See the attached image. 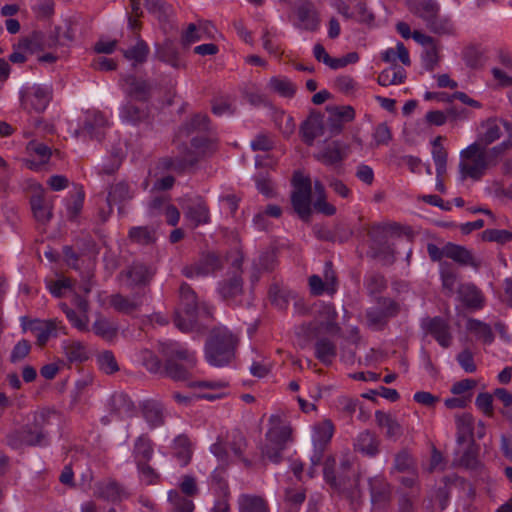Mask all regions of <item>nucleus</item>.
<instances>
[{
    "mask_svg": "<svg viewBox=\"0 0 512 512\" xmlns=\"http://www.w3.org/2000/svg\"><path fill=\"white\" fill-rule=\"evenodd\" d=\"M128 238L139 245H150L156 241V232L153 227L136 226L129 230Z\"/></svg>",
    "mask_w": 512,
    "mask_h": 512,
    "instance_id": "nucleus-42",
    "label": "nucleus"
},
{
    "mask_svg": "<svg viewBox=\"0 0 512 512\" xmlns=\"http://www.w3.org/2000/svg\"><path fill=\"white\" fill-rule=\"evenodd\" d=\"M421 326L426 332L431 334L442 347L448 348L451 345L452 335L450 325L444 318L440 316L424 318Z\"/></svg>",
    "mask_w": 512,
    "mask_h": 512,
    "instance_id": "nucleus-14",
    "label": "nucleus"
},
{
    "mask_svg": "<svg viewBox=\"0 0 512 512\" xmlns=\"http://www.w3.org/2000/svg\"><path fill=\"white\" fill-rule=\"evenodd\" d=\"M148 54L149 46L142 39H139L134 46L123 51L124 57L127 60L132 61L134 66L144 63L148 57Z\"/></svg>",
    "mask_w": 512,
    "mask_h": 512,
    "instance_id": "nucleus-44",
    "label": "nucleus"
},
{
    "mask_svg": "<svg viewBox=\"0 0 512 512\" xmlns=\"http://www.w3.org/2000/svg\"><path fill=\"white\" fill-rule=\"evenodd\" d=\"M349 147L341 141H332L324 149L325 160H343L348 156Z\"/></svg>",
    "mask_w": 512,
    "mask_h": 512,
    "instance_id": "nucleus-54",
    "label": "nucleus"
},
{
    "mask_svg": "<svg viewBox=\"0 0 512 512\" xmlns=\"http://www.w3.org/2000/svg\"><path fill=\"white\" fill-rule=\"evenodd\" d=\"M110 127L109 120L106 116L99 112L89 113L86 116L83 127L80 129L79 134L90 138H95L101 141L104 137L105 130Z\"/></svg>",
    "mask_w": 512,
    "mask_h": 512,
    "instance_id": "nucleus-16",
    "label": "nucleus"
},
{
    "mask_svg": "<svg viewBox=\"0 0 512 512\" xmlns=\"http://www.w3.org/2000/svg\"><path fill=\"white\" fill-rule=\"evenodd\" d=\"M196 265L197 273L201 276H207L221 268V261L216 254L208 253L202 255Z\"/></svg>",
    "mask_w": 512,
    "mask_h": 512,
    "instance_id": "nucleus-46",
    "label": "nucleus"
},
{
    "mask_svg": "<svg viewBox=\"0 0 512 512\" xmlns=\"http://www.w3.org/2000/svg\"><path fill=\"white\" fill-rule=\"evenodd\" d=\"M467 328L482 337L486 343H491L494 339V334L490 326L479 320L470 319L468 321Z\"/></svg>",
    "mask_w": 512,
    "mask_h": 512,
    "instance_id": "nucleus-64",
    "label": "nucleus"
},
{
    "mask_svg": "<svg viewBox=\"0 0 512 512\" xmlns=\"http://www.w3.org/2000/svg\"><path fill=\"white\" fill-rule=\"evenodd\" d=\"M364 285L369 295H375L386 289L387 281L382 274L373 272L366 276Z\"/></svg>",
    "mask_w": 512,
    "mask_h": 512,
    "instance_id": "nucleus-58",
    "label": "nucleus"
},
{
    "mask_svg": "<svg viewBox=\"0 0 512 512\" xmlns=\"http://www.w3.org/2000/svg\"><path fill=\"white\" fill-rule=\"evenodd\" d=\"M371 502L376 508H383L390 501V485L382 476L369 479Z\"/></svg>",
    "mask_w": 512,
    "mask_h": 512,
    "instance_id": "nucleus-20",
    "label": "nucleus"
},
{
    "mask_svg": "<svg viewBox=\"0 0 512 512\" xmlns=\"http://www.w3.org/2000/svg\"><path fill=\"white\" fill-rule=\"evenodd\" d=\"M109 303L116 311L130 315L139 309L141 306V299L139 296L128 298L117 293L110 296Z\"/></svg>",
    "mask_w": 512,
    "mask_h": 512,
    "instance_id": "nucleus-33",
    "label": "nucleus"
},
{
    "mask_svg": "<svg viewBox=\"0 0 512 512\" xmlns=\"http://www.w3.org/2000/svg\"><path fill=\"white\" fill-rule=\"evenodd\" d=\"M26 150L29 155L37 156L43 160H49L51 157H61L60 152L57 149L53 151L48 145L37 140L30 141L26 146Z\"/></svg>",
    "mask_w": 512,
    "mask_h": 512,
    "instance_id": "nucleus-48",
    "label": "nucleus"
},
{
    "mask_svg": "<svg viewBox=\"0 0 512 512\" xmlns=\"http://www.w3.org/2000/svg\"><path fill=\"white\" fill-rule=\"evenodd\" d=\"M214 30V26L208 21H199L198 24L190 23L182 33V44L191 45L200 40L212 38Z\"/></svg>",
    "mask_w": 512,
    "mask_h": 512,
    "instance_id": "nucleus-18",
    "label": "nucleus"
},
{
    "mask_svg": "<svg viewBox=\"0 0 512 512\" xmlns=\"http://www.w3.org/2000/svg\"><path fill=\"white\" fill-rule=\"evenodd\" d=\"M157 57L160 61L169 64L174 68H180L182 66L179 52L171 44H165L157 50Z\"/></svg>",
    "mask_w": 512,
    "mask_h": 512,
    "instance_id": "nucleus-52",
    "label": "nucleus"
},
{
    "mask_svg": "<svg viewBox=\"0 0 512 512\" xmlns=\"http://www.w3.org/2000/svg\"><path fill=\"white\" fill-rule=\"evenodd\" d=\"M212 128L209 117L206 114H195L189 120L184 122L178 131V138L188 137L194 132H209Z\"/></svg>",
    "mask_w": 512,
    "mask_h": 512,
    "instance_id": "nucleus-24",
    "label": "nucleus"
},
{
    "mask_svg": "<svg viewBox=\"0 0 512 512\" xmlns=\"http://www.w3.org/2000/svg\"><path fill=\"white\" fill-rule=\"evenodd\" d=\"M158 351L164 359L163 375L173 381H186L191 376V369L196 365L193 352L177 342H159Z\"/></svg>",
    "mask_w": 512,
    "mask_h": 512,
    "instance_id": "nucleus-1",
    "label": "nucleus"
},
{
    "mask_svg": "<svg viewBox=\"0 0 512 512\" xmlns=\"http://www.w3.org/2000/svg\"><path fill=\"white\" fill-rule=\"evenodd\" d=\"M294 12L296 15L294 27L312 32L319 29L320 18L311 0H295Z\"/></svg>",
    "mask_w": 512,
    "mask_h": 512,
    "instance_id": "nucleus-9",
    "label": "nucleus"
},
{
    "mask_svg": "<svg viewBox=\"0 0 512 512\" xmlns=\"http://www.w3.org/2000/svg\"><path fill=\"white\" fill-rule=\"evenodd\" d=\"M510 124L499 118H489L481 123L477 139L488 148L494 141L498 140L502 134L503 129L508 131Z\"/></svg>",
    "mask_w": 512,
    "mask_h": 512,
    "instance_id": "nucleus-15",
    "label": "nucleus"
},
{
    "mask_svg": "<svg viewBox=\"0 0 512 512\" xmlns=\"http://www.w3.org/2000/svg\"><path fill=\"white\" fill-rule=\"evenodd\" d=\"M337 355L334 342L328 338H320L315 343V356L324 365H330Z\"/></svg>",
    "mask_w": 512,
    "mask_h": 512,
    "instance_id": "nucleus-38",
    "label": "nucleus"
},
{
    "mask_svg": "<svg viewBox=\"0 0 512 512\" xmlns=\"http://www.w3.org/2000/svg\"><path fill=\"white\" fill-rule=\"evenodd\" d=\"M465 448L458 446L454 454L453 465L461 466L467 470L480 471L483 467L482 463L478 458L479 446L474 440L466 442Z\"/></svg>",
    "mask_w": 512,
    "mask_h": 512,
    "instance_id": "nucleus-13",
    "label": "nucleus"
},
{
    "mask_svg": "<svg viewBox=\"0 0 512 512\" xmlns=\"http://www.w3.org/2000/svg\"><path fill=\"white\" fill-rule=\"evenodd\" d=\"M20 99L25 109L43 112L52 99V88L47 84L25 86L20 91Z\"/></svg>",
    "mask_w": 512,
    "mask_h": 512,
    "instance_id": "nucleus-8",
    "label": "nucleus"
},
{
    "mask_svg": "<svg viewBox=\"0 0 512 512\" xmlns=\"http://www.w3.org/2000/svg\"><path fill=\"white\" fill-rule=\"evenodd\" d=\"M32 52L33 41L29 38H22L17 44L13 45V52L10 54L9 60L15 64H22Z\"/></svg>",
    "mask_w": 512,
    "mask_h": 512,
    "instance_id": "nucleus-45",
    "label": "nucleus"
},
{
    "mask_svg": "<svg viewBox=\"0 0 512 512\" xmlns=\"http://www.w3.org/2000/svg\"><path fill=\"white\" fill-rule=\"evenodd\" d=\"M512 148V135L502 141L500 144L491 148V154H488L487 147L478 139L460 152L461 160H486L487 157H500L506 151Z\"/></svg>",
    "mask_w": 512,
    "mask_h": 512,
    "instance_id": "nucleus-10",
    "label": "nucleus"
},
{
    "mask_svg": "<svg viewBox=\"0 0 512 512\" xmlns=\"http://www.w3.org/2000/svg\"><path fill=\"white\" fill-rule=\"evenodd\" d=\"M306 496L302 489H287L285 491V501L288 506V512H298L299 506L304 502Z\"/></svg>",
    "mask_w": 512,
    "mask_h": 512,
    "instance_id": "nucleus-63",
    "label": "nucleus"
},
{
    "mask_svg": "<svg viewBox=\"0 0 512 512\" xmlns=\"http://www.w3.org/2000/svg\"><path fill=\"white\" fill-rule=\"evenodd\" d=\"M33 216L37 222L45 225L52 218V204L42 194H35L30 199Z\"/></svg>",
    "mask_w": 512,
    "mask_h": 512,
    "instance_id": "nucleus-28",
    "label": "nucleus"
},
{
    "mask_svg": "<svg viewBox=\"0 0 512 512\" xmlns=\"http://www.w3.org/2000/svg\"><path fill=\"white\" fill-rule=\"evenodd\" d=\"M119 85L125 95L130 99L146 102L151 97V84L147 80L138 78L135 75L121 76Z\"/></svg>",
    "mask_w": 512,
    "mask_h": 512,
    "instance_id": "nucleus-11",
    "label": "nucleus"
},
{
    "mask_svg": "<svg viewBox=\"0 0 512 512\" xmlns=\"http://www.w3.org/2000/svg\"><path fill=\"white\" fill-rule=\"evenodd\" d=\"M94 494L96 497L110 502L121 501L123 498L127 497V492L124 487L111 479L96 483Z\"/></svg>",
    "mask_w": 512,
    "mask_h": 512,
    "instance_id": "nucleus-21",
    "label": "nucleus"
},
{
    "mask_svg": "<svg viewBox=\"0 0 512 512\" xmlns=\"http://www.w3.org/2000/svg\"><path fill=\"white\" fill-rule=\"evenodd\" d=\"M463 58H464L466 65L473 69H478V68L483 67L487 60V58L484 54V51L481 48L476 47V46L468 47L464 51Z\"/></svg>",
    "mask_w": 512,
    "mask_h": 512,
    "instance_id": "nucleus-50",
    "label": "nucleus"
},
{
    "mask_svg": "<svg viewBox=\"0 0 512 512\" xmlns=\"http://www.w3.org/2000/svg\"><path fill=\"white\" fill-rule=\"evenodd\" d=\"M133 454L136 464L139 461L148 462L152 458L153 444L147 435H141L136 439Z\"/></svg>",
    "mask_w": 512,
    "mask_h": 512,
    "instance_id": "nucleus-43",
    "label": "nucleus"
},
{
    "mask_svg": "<svg viewBox=\"0 0 512 512\" xmlns=\"http://www.w3.org/2000/svg\"><path fill=\"white\" fill-rule=\"evenodd\" d=\"M173 456L179 461L181 466H186L192 458V448L190 440L186 435L177 436L172 445Z\"/></svg>",
    "mask_w": 512,
    "mask_h": 512,
    "instance_id": "nucleus-35",
    "label": "nucleus"
},
{
    "mask_svg": "<svg viewBox=\"0 0 512 512\" xmlns=\"http://www.w3.org/2000/svg\"><path fill=\"white\" fill-rule=\"evenodd\" d=\"M142 414L153 428L164 424V407L156 400H146L142 404Z\"/></svg>",
    "mask_w": 512,
    "mask_h": 512,
    "instance_id": "nucleus-29",
    "label": "nucleus"
},
{
    "mask_svg": "<svg viewBox=\"0 0 512 512\" xmlns=\"http://www.w3.org/2000/svg\"><path fill=\"white\" fill-rule=\"evenodd\" d=\"M293 191L291 193V204L295 213L303 221H309L311 210L312 185L308 176L302 172L295 171L292 177Z\"/></svg>",
    "mask_w": 512,
    "mask_h": 512,
    "instance_id": "nucleus-5",
    "label": "nucleus"
},
{
    "mask_svg": "<svg viewBox=\"0 0 512 512\" xmlns=\"http://www.w3.org/2000/svg\"><path fill=\"white\" fill-rule=\"evenodd\" d=\"M243 291V280L240 272L235 270L231 276L219 284V293L225 300L234 299Z\"/></svg>",
    "mask_w": 512,
    "mask_h": 512,
    "instance_id": "nucleus-27",
    "label": "nucleus"
},
{
    "mask_svg": "<svg viewBox=\"0 0 512 512\" xmlns=\"http://www.w3.org/2000/svg\"><path fill=\"white\" fill-rule=\"evenodd\" d=\"M187 219L193 222L194 227L210 223V210L202 197H197L196 201L187 206L185 210Z\"/></svg>",
    "mask_w": 512,
    "mask_h": 512,
    "instance_id": "nucleus-25",
    "label": "nucleus"
},
{
    "mask_svg": "<svg viewBox=\"0 0 512 512\" xmlns=\"http://www.w3.org/2000/svg\"><path fill=\"white\" fill-rule=\"evenodd\" d=\"M218 148L217 138L210 133L209 137L196 136L191 140V149L196 156L209 157Z\"/></svg>",
    "mask_w": 512,
    "mask_h": 512,
    "instance_id": "nucleus-32",
    "label": "nucleus"
},
{
    "mask_svg": "<svg viewBox=\"0 0 512 512\" xmlns=\"http://www.w3.org/2000/svg\"><path fill=\"white\" fill-rule=\"evenodd\" d=\"M370 239L368 255L378 259L383 265H392L395 261L394 248L388 241V232L381 225H374L368 231Z\"/></svg>",
    "mask_w": 512,
    "mask_h": 512,
    "instance_id": "nucleus-6",
    "label": "nucleus"
},
{
    "mask_svg": "<svg viewBox=\"0 0 512 512\" xmlns=\"http://www.w3.org/2000/svg\"><path fill=\"white\" fill-rule=\"evenodd\" d=\"M142 364L152 374L161 373L163 375L162 361L150 350L142 351Z\"/></svg>",
    "mask_w": 512,
    "mask_h": 512,
    "instance_id": "nucleus-62",
    "label": "nucleus"
},
{
    "mask_svg": "<svg viewBox=\"0 0 512 512\" xmlns=\"http://www.w3.org/2000/svg\"><path fill=\"white\" fill-rule=\"evenodd\" d=\"M337 485L332 487L340 492L345 493L352 501H357L361 497L359 490V474L353 472H337Z\"/></svg>",
    "mask_w": 512,
    "mask_h": 512,
    "instance_id": "nucleus-17",
    "label": "nucleus"
},
{
    "mask_svg": "<svg viewBox=\"0 0 512 512\" xmlns=\"http://www.w3.org/2000/svg\"><path fill=\"white\" fill-rule=\"evenodd\" d=\"M334 427L330 420H325L314 426L313 443L315 449L323 451L326 444L331 440Z\"/></svg>",
    "mask_w": 512,
    "mask_h": 512,
    "instance_id": "nucleus-40",
    "label": "nucleus"
},
{
    "mask_svg": "<svg viewBox=\"0 0 512 512\" xmlns=\"http://www.w3.org/2000/svg\"><path fill=\"white\" fill-rule=\"evenodd\" d=\"M481 237L483 241L505 244L512 240V232L505 229H486Z\"/></svg>",
    "mask_w": 512,
    "mask_h": 512,
    "instance_id": "nucleus-60",
    "label": "nucleus"
},
{
    "mask_svg": "<svg viewBox=\"0 0 512 512\" xmlns=\"http://www.w3.org/2000/svg\"><path fill=\"white\" fill-rule=\"evenodd\" d=\"M168 499L172 505V512H193L194 510L193 501L184 497L176 490L169 492Z\"/></svg>",
    "mask_w": 512,
    "mask_h": 512,
    "instance_id": "nucleus-53",
    "label": "nucleus"
},
{
    "mask_svg": "<svg viewBox=\"0 0 512 512\" xmlns=\"http://www.w3.org/2000/svg\"><path fill=\"white\" fill-rule=\"evenodd\" d=\"M444 253L445 257L452 259L462 266H472L476 269L480 266V262L464 246L449 242L444 246Z\"/></svg>",
    "mask_w": 512,
    "mask_h": 512,
    "instance_id": "nucleus-23",
    "label": "nucleus"
},
{
    "mask_svg": "<svg viewBox=\"0 0 512 512\" xmlns=\"http://www.w3.org/2000/svg\"><path fill=\"white\" fill-rule=\"evenodd\" d=\"M375 420L379 427L386 429L387 438L398 439L402 435L400 423L391 414L378 410L375 412Z\"/></svg>",
    "mask_w": 512,
    "mask_h": 512,
    "instance_id": "nucleus-30",
    "label": "nucleus"
},
{
    "mask_svg": "<svg viewBox=\"0 0 512 512\" xmlns=\"http://www.w3.org/2000/svg\"><path fill=\"white\" fill-rule=\"evenodd\" d=\"M64 352L70 363L83 362L88 359L84 345L79 341H72L64 346Z\"/></svg>",
    "mask_w": 512,
    "mask_h": 512,
    "instance_id": "nucleus-51",
    "label": "nucleus"
},
{
    "mask_svg": "<svg viewBox=\"0 0 512 512\" xmlns=\"http://www.w3.org/2000/svg\"><path fill=\"white\" fill-rule=\"evenodd\" d=\"M120 118L123 122L131 125H138L148 118V110L139 108L130 101L122 105L120 108Z\"/></svg>",
    "mask_w": 512,
    "mask_h": 512,
    "instance_id": "nucleus-34",
    "label": "nucleus"
},
{
    "mask_svg": "<svg viewBox=\"0 0 512 512\" xmlns=\"http://www.w3.org/2000/svg\"><path fill=\"white\" fill-rule=\"evenodd\" d=\"M154 273L151 267L139 262L133 263L126 271L122 272L128 279L130 286H145L149 284Z\"/></svg>",
    "mask_w": 512,
    "mask_h": 512,
    "instance_id": "nucleus-22",
    "label": "nucleus"
},
{
    "mask_svg": "<svg viewBox=\"0 0 512 512\" xmlns=\"http://www.w3.org/2000/svg\"><path fill=\"white\" fill-rule=\"evenodd\" d=\"M31 330L36 333L39 346H44L51 337H57L58 331H63L66 334L65 328L56 319L47 321L35 320L32 322Z\"/></svg>",
    "mask_w": 512,
    "mask_h": 512,
    "instance_id": "nucleus-19",
    "label": "nucleus"
},
{
    "mask_svg": "<svg viewBox=\"0 0 512 512\" xmlns=\"http://www.w3.org/2000/svg\"><path fill=\"white\" fill-rule=\"evenodd\" d=\"M407 7L412 14L421 18L432 32H444V25L439 19L440 7L435 0H407Z\"/></svg>",
    "mask_w": 512,
    "mask_h": 512,
    "instance_id": "nucleus-7",
    "label": "nucleus"
},
{
    "mask_svg": "<svg viewBox=\"0 0 512 512\" xmlns=\"http://www.w3.org/2000/svg\"><path fill=\"white\" fill-rule=\"evenodd\" d=\"M323 118L320 115H310L301 125L300 133L303 141L311 145L313 141L323 134Z\"/></svg>",
    "mask_w": 512,
    "mask_h": 512,
    "instance_id": "nucleus-26",
    "label": "nucleus"
},
{
    "mask_svg": "<svg viewBox=\"0 0 512 512\" xmlns=\"http://www.w3.org/2000/svg\"><path fill=\"white\" fill-rule=\"evenodd\" d=\"M308 282L312 295L320 296L324 292L333 295L337 291L338 281L332 262L328 261L325 263L323 278L318 275H312L309 277Z\"/></svg>",
    "mask_w": 512,
    "mask_h": 512,
    "instance_id": "nucleus-12",
    "label": "nucleus"
},
{
    "mask_svg": "<svg viewBox=\"0 0 512 512\" xmlns=\"http://www.w3.org/2000/svg\"><path fill=\"white\" fill-rule=\"evenodd\" d=\"M112 410L119 416H130L135 411V405L128 395L120 393L111 398Z\"/></svg>",
    "mask_w": 512,
    "mask_h": 512,
    "instance_id": "nucleus-47",
    "label": "nucleus"
},
{
    "mask_svg": "<svg viewBox=\"0 0 512 512\" xmlns=\"http://www.w3.org/2000/svg\"><path fill=\"white\" fill-rule=\"evenodd\" d=\"M269 87L282 97H292L296 92L295 85L288 78L272 77Z\"/></svg>",
    "mask_w": 512,
    "mask_h": 512,
    "instance_id": "nucleus-56",
    "label": "nucleus"
},
{
    "mask_svg": "<svg viewBox=\"0 0 512 512\" xmlns=\"http://www.w3.org/2000/svg\"><path fill=\"white\" fill-rule=\"evenodd\" d=\"M238 505L239 512H269L267 501L256 495H241Z\"/></svg>",
    "mask_w": 512,
    "mask_h": 512,
    "instance_id": "nucleus-39",
    "label": "nucleus"
},
{
    "mask_svg": "<svg viewBox=\"0 0 512 512\" xmlns=\"http://www.w3.org/2000/svg\"><path fill=\"white\" fill-rule=\"evenodd\" d=\"M457 445L463 446L466 442L474 440V419L471 414L463 413L456 417Z\"/></svg>",
    "mask_w": 512,
    "mask_h": 512,
    "instance_id": "nucleus-31",
    "label": "nucleus"
},
{
    "mask_svg": "<svg viewBox=\"0 0 512 512\" xmlns=\"http://www.w3.org/2000/svg\"><path fill=\"white\" fill-rule=\"evenodd\" d=\"M132 198L128 184L120 182L114 186H111L108 196L107 204L122 203Z\"/></svg>",
    "mask_w": 512,
    "mask_h": 512,
    "instance_id": "nucleus-55",
    "label": "nucleus"
},
{
    "mask_svg": "<svg viewBox=\"0 0 512 512\" xmlns=\"http://www.w3.org/2000/svg\"><path fill=\"white\" fill-rule=\"evenodd\" d=\"M491 162H460L459 170L462 178L470 177L478 180L489 168Z\"/></svg>",
    "mask_w": 512,
    "mask_h": 512,
    "instance_id": "nucleus-49",
    "label": "nucleus"
},
{
    "mask_svg": "<svg viewBox=\"0 0 512 512\" xmlns=\"http://www.w3.org/2000/svg\"><path fill=\"white\" fill-rule=\"evenodd\" d=\"M406 71L398 65H391L380 72L377 82L381 86L398 85L405 81Z\"/></svg>",
    "mask_w": 512,
    "mask_h": 512,
    "instance_id": "nucleus-37",
    "label": "nucleus"
},
{
    "mask_svg": "<svg viewBox=\"0 0 512 512\" xmlns=\"http://www.w3.org/2000/svg\"><path fill=\"white\" fill-rule=\"evenodd\" d=\"M180 309L175 312L174 323L182 332H189L194 328L198 310V299L194 290L183 282L179 288Z\"/></svg>",
    "mask_w": 512,
    "mask_h": 512,
    "instance_id": "nucleus-4",
    "label": "nucleus"
},
{
    "mask_svg": "<svg viewBox=\"0 0 512 512\" xmlns=\"http://www.w3.org/2000/svg\"><path fill=\"white\" fill-rule=\"evenodd\" d=\"M382 60L391 65H396L397 60H399L404 66L411 65L409 52L402 42H398L395 48H388L383 51Z\"/></svg>",
    "mask_w": 512,
    "mask_h": 512,
    "instance_id": "nucleus-41",
    "label": "nucleus"
},
{
    "mask_svg": "<svg viewBox=\"0 0 512 512\" xmlns=\"http://www.w3.org/2000/svg\"><path fill=\"white\" fill-rule=\"evenodd\" d=\"M271 427L266 433V443L261 448L263 457H267L273 463L281 461V453L286 444L291 441L292 429L283 423L279 415H271L269 418Z\"/></svg>",
    "mask_w": 512,
    "mask_h": 512,
    "instance_id": "nucleus-3",
    "label": "nucleus"
},
{
    "mask_svg": "<svg viewBox=\"0 0 512 512\" xmlns=\"http://www.w3.org/2000/svg\"><path fill=\"white\" fill-rule=\"evenodd\" d=\"M22 437L24 444L33 446L40 444L45 437V433L41 429L40 425L36 421L33 426L26 427L22 431Z\"/></svg>",
    "mask_w": 512,
    "mask_h": 512,
    "instance_id": "nucleus-61",
    "label": "nucleus"
},
{
    "mask_svg": "<svg viewBox=\"0 0 512 512\" xmlns=\"http://www.w3.org/2000/svg\"><path fill=\"white\" fill-rule=\"evenodd\" d=\"M378 447L379 440L376 434L369 430L360 433L355 443V450L371 457L378 453Z\"/></svg>",
    "mask_w": 512,
    "mask_h": 512,
    "instance_id": "nucleus-36",
    "label": "nucleus"
},
{
    "mask_svg": "<svg viewBox=\"0 0 512 512\" xmlns=\"http://www.w3.org/2000/svg\"><path fill=\"white\" fill-rule=\"evenodd\" d=\"M368 326L376 331L383 330L387 325L389 317L383 313L381 309L376 307L370 308L366 312Z\"/></svg>",
    "mask_w": 512,
    "mask_h": 512,
    "instance_id": "nucleus-59",
    "label": "nucleus"
},
{
    "mask_svg": "<svg viewBox=\"0 0 512 512\" xmlns=\"http://www.w3.org/2000/svg\"><path fill=\"white\" fill-rule=\"evenodd\" d=\"M237 338L225 327L213 328L205 344L207 361L216 367L230 363L234 357Z\"/></svg>",
    "mask_w": 512,
    "mask_h": 512,
    "instance_id": "nucleus-2",
    "label": "nucleus"
},
{
    "mask_svg": "<svg viewBox=\"0 0 512 512\" xmlns=\"http://www.w3.org/2000/svg\"><path fill=\"white\" fill-rule=\"evenodd\" d=\"M463 302L471 308H480L482 306V296L480 291L474 285H464L459 291Z\"/></svg>",
    "mask_w": 512,
    "mask_h": 512,
    "instance_id": "nucleus-57",
    "label": "nucleus"
}]
</instances>
